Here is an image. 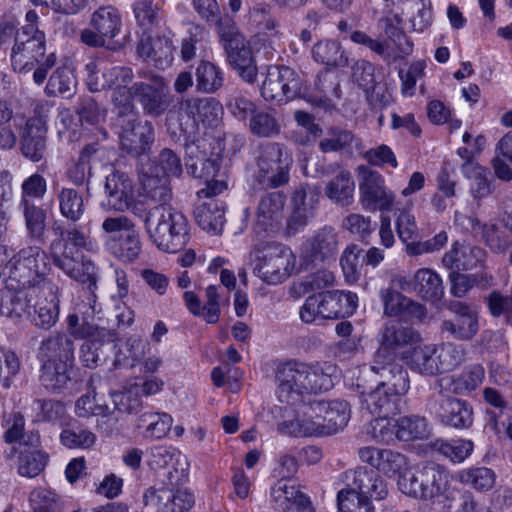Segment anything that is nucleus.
<instances>
[{"instance_id":"f257e3e1","label":"nucleus","mask_w":512,"mask_h":512,"mask_svg":"<svg viewBox=\"0 0 512 512\" xmlns=\"http://www.w3.org/2000/svg\"><path fill=\"white\" fill-rule=\"evenodd\" d=\"M74 350V341L65 332L52 333L40 342L39 381L47 391L60 393L68 387L75 366Z\"/></svg>"},{"instance_id":"f03ea898","label":"nucleus","mask_w":512,"mask_h":512,"mask_svg":"<svg viewBox=\"0 0 512 512\" xmlns=\"http://www.w3.org/2000/svg\"><path fill=\"white\" fill-rule=\"evenodd\" d=\"M331 368L330 365L325 368L296 361L280 364L275 376L280 401L293 405L304 393L328 391L333 387Z\"/></svg>"},{"instance_id":"7ed1b4c3","label":"nucleus","mask_w":512,"mask_h":512,"mask_svg":"<svg viewBox=\"0 0 512 512\" xmlns=\"http://www.w3.org/2000/svg\"><path fill=\"white\" fill-rule=\"evenodd\" d=\"M56 60L54 52L46 55L44 32L40 31L37 26H23L11 49L13 69L17 72H28L37 64L33 80L36 84L41 85L45 81L48 71L55 66Z\"/></svg>"},{"instance_id":"20e7f679","label":"nucleus","mask_w":512,"mask_h":512,"mask_svg":"<svg viewBox=\"0 0 512 512\" xmlns=\"http://www.w3.org/2000/svg\"><path fill=\"white\" fill-rule=\"evenodd\" d=\"M145 226L156 245L169 253L182 250L189 241L186 216L170 205H156L144 217Z\"/></svg>"},{"instance_id":"39448f33","label":"nucleus","mask_w":512,"mask_h":512,"mask_svg":"<svg viewBox=\"0 0 512 512\" xmlns=\"http://www.w3.org/2000/svg\"><path fill=\"white\" fill-rule=\"evenodd\" d=\"M292 158L285 146L267 142L259 146L256 167L250 176V187L254 191L275 189L289 182Z\"/></svg>"},{"instance_id":"423d86ee","label":"nucleus","mask_w":512,"mask_h":512,"mask_svg":"<svg viewBox=\"0 0 512 512\" xmlns=\"http://www.w3.org/2000/svg\"><path fill=\"white\" fill-rule=\"evenodd\" d=\"M361 383L356 384V390L359 393L362 408L369 413L378 415L372 422L373 437L380 442H389L393 439L392 432L389 430L391 420L389 417L400 411V397L385 387H380L376 383L374 388H368L365 385V379L359 378Z\"/></svg>"},{"instance_id":"0eeeda50","label":"nucleus","mask_w":512,"mask_h":512,"mask_svg":"<svg viewBox=\"0 0 512 512\" xmlns=\"http://www.w3.org/2000/svg\"><path fill=\"white\" fill-rule=\"evenodd\" d=\"M186 478L183 470H169L162 487H151L144 493V504L153 506L158 512H188L195 504V497L184 486Z\"/></svg>"},{"instance_id":"6e6552de","label":"nucleus","mask_w":512,"mask_h":512,"mask_svg":"<svg viewBox=\"0 0 512 512\" xmlns=\"http://www.w3.org/2000/svg\"><path fill=\"white\" fill-rule=\"evenodd\" d=\"M46 253L39 246H28L13 255L5 265L6 288H35L45 281Z\"/></svg>"},{"instance_id":"1a4fd4ad","label":"nucleus","mask_w":512,"mask_h":512,"mask_svg":"<svg viewBox=\"0 0 512 512\" xmlns=\"http://www.w3.org/2000/svg\"><path fill=\"white\" fill-rule=\"evenodd\" d=\"M448 484V472L434 462L418 465L413 471L405 472L398 480L402 493L416 499H433L444 493Z\"/></svg>"},{"instance_id":"9d476101","label":"nucleus","mask_w":512,"mask_h":512,"mask_svg":"<svg viewBox=\"0 0 512 512\" xmlns=\"http://www.w3.org/2000/svg\"><path fill=\"white\" fill-rule=\"evenodd\" d=\"M261 95L268 102L286 103L295 98L308 97V90L302 73L281 65L268 69Z\"/></svg>"},{"instance_id":"9b49d317","label":"nucleus","mask_w":512,"mask_h":512,"mask_svg":"<svg viewBox=\"0 0 512 512\" xmlns=\"http://www.w3.org/2000/svg\"><path fill=\"white\" fill-rule=\"evenodd\" d=\"M258 253L253 272L263 282L277 285L289 278L295 257L288 247L280 243H268Z\"/></svg>"},{"instance_id":"f8f14e48","label":"nucleus","mask_w":512,"mask_h":512,"mask_svg":"<svg viewBox=\"0 0 512 512\" xmlns=\"http://www.w3.org/2000/svg\"><path fill=\"white\" fill-rule=\"evenodd\" d=\"M439 391L427 400L426 409L442 425L455 429L469 428L473 423V409L462 399L442 393V384L437 381Z\"/></svg>"},{"instance_id":"ddd939ff","label":"nucleus","mask_w":512,"mask_h":512,"mask_svg":"<svg viewBox=\"0 0 512 512\" xmlns=\"http://www.w3.org/2000/svg\"><path fill=\"white\" fill-rule=\"evenodd\" d=\"M113 125L118 134L119 149L122 153L133 158L150 154L155 140L154 126L150 121H142L138 116L135 119L120 120Z\"/></svg>"},{"instance_id":"4468645a","label":"nucleus","mask_w":512,"mask_h":512,"mask_svg":"<svg viewBox=\"0 0 512 512\" xmlns=\"http://www.w3.org/2000/svg\"><path fill=\"white\" fill-rule=\"evenodd\" d=\"M419 340V334L410 326L397 319H390L381 328L378 334L379 348L374 358L379 363L395 360L397 351Z\"/></svg>"},{"instance_id":"2eb2a0df","label":"nucleus","mask_w":512,"mask_h":512,"mask_svg":"<svg viewBox=\"0 0 512 512\" xmlns=\"http://www.w3.org/2000/svg\"><path fill=\"white\" fill-rule=\"evenodd\" d=\"M133 92L143 113L153 118L162 116L171 104L168 85L159 75L152 74L147 81L135 82Z\"/></svg>"},{"instance_id":"dca6fc26","label":"nucleus","mask_w":512,"mask_h":512,"mask_svg":"<svg viewBox=\"0 0 512 512\" xmlns=\"http://www.w3.org/2000/svg\"><path fill=\"white\" fill-rule=\"evenodd\" d=\"M447 308L452 317L442 321V334L459 341L472 340L479 331L476 308L461 301H451Z\"/></svg>"},{"instance_id":"f3484780","label":"nucleus","mask_w":512,"mask_h":512,"mask_svg":"<svg viewBox=\"0 0 512 512\" xmlns=\"http://www.w3.org/2000/svg\"><path fill=\"white\" fill-rule=\"evenodd\" d=\"M53 264L61 269L68 277L86 287L93 296L97 288L98 274L93 261L72 250L52 253Z\"/></svg>"},{"instance_id":"a211bd4d","label":"nucleus","mask_w":512,"mask_h":512,"mask_svg":"<svg viewBox=\"0 0 512 512\" xmlns=\"http://www.w3.org/2000/svg\"><path fill=\"white\" fill-rule=\"evenodd\" d=\"M361 181L359 183L360 199L365 208L370 210L389 211L394 203V194L384 185L382 176L367 167H359Z\"/></svg>"},{"instance_id":"6ab92c4d","label":"nucleus","mask_w":512,"mask_h":512,"mask_svg":"<svg viewBox=\"0 0 512 512\" xmlns=\"http://www.w3.org/2000/svg\"><path fill=\"white\" fill-rule=\"evenodd\" d=\"M285 202L286 195L280 191L266 193L260 198L254 224V231L258 236L264 237L277 231Z\"/></svg>"},{"instance_id":"aec40b11","label":"nucleus","mask_w":512,"mask_h":512,"mask_svg":"<svg viewBox=\"0 0 512 512\" xmlns=\"http://www.w3.org/2000/svg\"><path fill=\"white\" fill-rule=\"evenodd\" d=\"M319 195L309 186L298 187L291 199L292 212L287 220L286 234L293 236L302 230L315 215Z\"/></svg>"},{"instance_id":"412c9836","label":"nucleus","mask_w":512,"mask_h":512,"mask_svg":"<svg viewBox=\"0 0 512 512\" xmlns=\"http://www.w3.org/2000/svg\"><path fill=\"white\" fill-rule=\"evenodd\" d=\"M339 290L323 291L310 295L300 309V317L305 323L320 319L343 317Z\"/></svg>"},{"instance_id":"4be33fe9","label":"nucleus","mask_w":512,"mask_h":512,"mask_svg":"<svg viewBox=\"0 0 512 512\" xmlns=\"http://www.w3.org/2000/svg\"><path fill=\"white\" fill-rule=\"evenodd\" d=\"M14 125L22 128L19 139L22 155L33 162L42 160L47 150V127L44 122L40 118L32 117L25 121L24 126L22 122L16 123V120Z\"/></svg>"},{"instance_id":"5701e85b","label":"nucleus","mask_w":512,"mask_h":512,"mask_svg":"<svg viewBox=\"0 0 512 512\" xmlns=\"http://www.w3.org/2000/svg\"><path fill=\"white\" fill-rule=\"evenodd\" d=\"M106 202L104 207L123 212L130 208L134 200V186L131 177L120 170H113L106 177Z\"/></svg>"},{"instance_id":"b1692460","label":"nucleus","mask_w":512,"mask_h":512,"mask_svg":"<svg viewBox=\"0 0 512 512\" xmlns=\"http://www.w3.org/2000/svg\"><path fill=\"white\" fill-rule=\"evenodd\" d=\"M227 63L239 77L249 84L257 80L258 67L249 42L243 38L224 47Z\"/></svg>"},{"instance_id":"393cba45","label":"nucleus","mask_w":512,"mask_h":512,"mask_svg":"<svg viewBox=\"0 0 512 512\" xmlns=\"http://www.w3.org/2000/svg\"><path fill=\"white\" fill-rule=\"evenodd\" d=\"M35 298V288H7L0 292V315L12 320L30 316L31 309L35 307Z\"/></svg>"},{"instance_id":"a878e982","label":"nucleus","mask_w":512,"mask_h":512,"mask_svg":"<svg viewBox=\"0 0 512 512\" xmlns=\"http://www.w3.org/2000/svg\"><path fill=\"white\" fill-rule=\"evenodd\" d=\"M350 474L352 479L348 486L353 487L370 503L373 504V502L382 501L388 497V484L377 471L367 467H358Z\"/></svg>"},{"instance_id":"bb28decb","label":"nucleus","mask_w":512,"mask_h":512,"mask_svg":"<svg viewBox=\"0 0 512 512\" xmlns=\"http://www.w3.org/2000/svg\"><path fill=\"white\" fill-rule=\"evenodd\" d=\"M371 370L379 376L380 387H385L397 396L405 395L410 388V380L407 369L395 360L379 363L374 358Z\"/></svg>"},{"instance_id":"cd10ccee","label":"nucleus","mask_w":512,"mask_h":512,"mask_svg":"<svg viewBox=\"0 0 512 512\" xmlns=\"http://www.w3.org/2000/svg\"><path fill=\"white\" fill-rule=\"evenodd\" d=\"M485 256L486 252L481 247L455 242L444 254L442 263L451 271L471 270L478 265L483 267Z\"/></svg>"},{"instance_id":"c85d7f7f","label":"nucleus","mask_w":512,"mask_h":512,"mask_svg":"<svg viewBox=\"0 0 512 512\" xmlns=\"http://www.w3.org/2000/svg\"><path fill=\"white\" fill-rule=\"evenodd\" d=\"M358 455L362 462L376 468L375 471L378 473L382 472L388 476L400 472L406 465L404 455L389 449L363 447L359 449Z\"/></svg>"},{"instance_id":"c756f323","label":"nucleus","mask_w":512,"mask_h":512,"mask_svg":"<svg viewBox=\"0 0 512 512\" xmlns=\"http://www.w3.org/2000/svg\"><path fill=\"white\" fill-rule=\"evenodd\" d=\"M313 411L322 414V422L328 436L342 430L350 419L349 404L346 401L313 400Z\"/></svg>"},{"instance_id":"7c9ffc66","label":"nucleus","mask_w":512,"mask_h":512,"mask_svg":"<svg viewBox=\"0 0 512 512\" xmlns=\"http://www.w3.org/2000/svg\"><path fill=\"white\" fill-rule=\"evenodd\" d=\"M321 416L322 414L313 411V401H311L302 419L279 423L278 430L295 437L328 436Z\"/></svg>"},{"instance_id":"2f4dec72","label":"nucleus","mask_w":512,"mask_h":512,"mask_svg":"<svg viewBox=\"0 0 512 512\" xmlns=\"http://www.w3.org/2000/svg\"><path fill=\"white\" fill-rule=\"evenodd\" d=\"M52 231L56 238L50 243L51 256L52 253H59L60 249L73 251V248L79 249L87 246L88 236L78 225L54 222Z\"/></svg>"},{"instance_id":"473e14b6","label":"nucleus","mask_w":512,"mask_h":512,"mask_svg":"<svg viewBox=\"0 0 512 512\" xmlns=\"http://www.w3.org/2000/svg\"><path fill=\"white\" fill-rule=\"evenodd\" d=\"M16 453L19 454L18 473L23 477L33 478L39 475L49 459L48 454L39 449V446L13 447L5 457L11 460Z\"/></svg>"},{"instance_id":"72a5a7b5","label":"nucleus","mask_w":512,"mask_h":512,"mask_svg":"<svg viewBox=\"0 0 512 512\" xmlns=\"http://www.w3.org/2000/svg\"><path fill=\"white\" fill-rule=\"evenodd\" d=\"M202 142L203 141L199 139H193L191 141L186 140V154L190 160L195 158V161L191 163L187 162L186 166L188 172L191 173L193 177L208 181V179H212L216 175L219 166L215 160L206 158L205 152H200L201 156L198 155L200 148L203 146Z\"/></svg>"},{"instance_id":"f704fd0d","label":"nucleus","mask_w":512,"mask_h":512,"mask_svg":"<svg viewBox=\"0 0 512 512\" xmlns=\"http://www.w3.org/2000/svg\"><path fill=\"white\" fill-rule=\"evenodd\" d=\"M380 298L384 306V314L388 317L401 316L406 312L416 317H422L424 314L423 307L420 304L412 301L394 289H381Z\"/></svg>"},{"instance_id":"c9c22d12","label":"nucleus","mask_w":512,"mask_h":512,"mask_svg":"<svg viewBox=\"0 0 512 512\" xmlns=\"http://www.w3.org/2000/svg\"><path fill=\"white\" fill-rule=\"evenodd\" d=\"M106 246L117 259L126 263L138 259L142 250L140 236L136 229L126 234H120L118 238L116 236L111 237L106 242Z\"/></svg>"},{"instance_id":"e433bc0d","label":"nucleus","mask_w":512,"mask_h":512,"mask_svg":"<svg viewBox=\"0 0 512 512\" xmlns=\"http://www.w3.org/2000/svg\"><path fill=\"white\" fill-rule=\"evenodd\" d=\"M90 26L112 42L120 33L122 17L113 6H101L91 16Z\"/></svg>"},{"instance_id":"4c0bfd02","label":"nucleus","mask_w":512,"mask_h":512,"mask_svg":"<svg viewBox=\"0 0 512 512\" xmlns=\"http://www.w3.org/2000/svg\"><path fill=\"white\" fill-rule=\"evenodd\" d=\"M359 139L352 131L339 126H331L327 129L326 135L319 142V149L323 153L347 152L352 153L358 147Z\"/></svg>"},{"instance_id":"58836bf2","label":"nucleus","mask_w":512,"mask_h":512,"mask_svg":"<svg viewBox=\"0 0 512 512\" xmlns=\"http://www.w3.org/2000/svg\"><path fill=\"white\" fill-rule=\"evenodd\" d=\"M77 80L73 69L63 64L56 68L48 79L45 92L48 96L72 98L76 93Z\"/></svg>"},{"instance_id":"ea45409f","label":"nucleus","mask_w":512,"mask_h":512,"mask_svg":"<svg viewBox=\"0 0 512 512\" xmlns=\"http://www.w3.org/2000/svg\"><path fill=\"white\" fill-rule=\"evenodd\" d=\"M194 218L200 228L214 235L221 234L226 221L224 207L215 201L197 206Z\"/></svg>"},{"instance_id":"a19ab883","label":"nucleus","mask_w":512,"mask_h":512,"mask_svg":"<svg viewBox=\"0 0 512 512\" xmlns=\"http://www.w3.org/2000/svg\"><path fill=\"white\" fill-rule=\"evenodd\" d=\"M389 430L399 440L410 441L428 437L430 430L427 421L420 416H404L398 420H391Z\"/></svg>"},{"instance_id":"79ce46f5","label":"nucleus","mask_w":512,"mask_h":512,"mask_svg":"<svg viewBox=\"0 0 512 512\" xmlns=\"http://www.w3.org/2000/svg\"><path fill=\"white\" fill-rule=\"evenodd\" d=\"M315 62L331 66L345 67L348 65V57L336 40L323 39L314 44L311 50Z\"/></svg>"},{"instance_id":"37998d69","label":"nucleus","mask_w":512,"mask_h":512,"mask_svg":"<svg viewBox=\"0 0 512 512\" xmlns=\"http://www.w3.org/2000/svg\"><path fill=\"white\" fill-rule=\"evenodd\" d=\"M20 209L25 220L28 236L32 240L42 242L46 230V211L25 197L21 199Z\"/></svg>"},{"instance_id":"c03bdc74","label":"nucleus","mask_w":512,"mask_h":512,"mask_svg":"<svg viewBox=\"0 0 512 512\" xmlns=\"http://www.w3.org/2000/svg\"><path fill=\"white\" fill-rule=\"evenodd\" d=\"M141 184L144 196L158 205H168L172 198L169 179L154 172H146L142 175Z\"/></svg>"},{"instance_id":"a18cd8bd","label":"nucleus","mask_w":512,"mask_h":512,"mask_svg":"<svg viewBox=\"0 0 512 512\" xmlns=\"http://www.w3.org/2000/svg\"><path fill=\"white\" fill-rule=\"evenodd\" d=\"M355 183L349 171H340L326 185L325 194L333 202L347 206L352 202Z\"/></svg>"},{"instance_id":"49530a36","label":"nucleus","mask_w":512,"mask_h":512,"mask_svg":"<svg viewBox=\"0 0 512 512\" xmlns=\"http://www.w3.org/2000/svg\"><path fill=\"white\" fill-rule=\"evenodd\" d=\"M196 89L199 92L212 94L218 91L224 83L222 70L214 63L202 60L196 67Z\"/></svg>"},{"instance_id":"de8ad7c7","label":"nucleus","mask_w":512,"mask_h":512,"mask_svg":"<svg viewBox=\"0 0 512 512\" xmlns=\"http://www.w3.org/2000/svg\"><path fill=\"white\" fill-rule=\"evenodd\" d=\"M414 290L425 300L437 301L443 293L442 280L434 271L423 268L414 275Z\"/></svg>"},{"instance_id":"09e8293b","label":"nucleus","mask_w":512,"mask_h":512,"mask_svg":"<svg viewBox=\"0 0 512 512\" xmlns=\"http://www.w3.org/2000/svg\"><path fill=\"white\" fill-rule=\"evenodd\" d=\"M4 441L8 444L18 443V448L40 446L38 431H25V419L21 413L13 415L12 424L4 433Z\"/></svg>"},{"instance_id":"8fccbe9b","label":"nucleus","mask_w":512,"mask_h":512,"mask_svg":"<svg viewBox=\"0 0 512 512\" xmlns=\"http://www.w3.org/2000/svg\"><path fill=\"white\" fill-rule=\"evenodd\" d=\"M133 85L131 87H117L112 93V104L115 113L113 124L120 120L132 119L140 116L134 103Z\"/></svg>"},{"instance_id":"3c124183","label":"nucleus","mask_w":512,"mask_h":512,"mask_svg":"<svg viewBox=\"0 0 512 512\" xmlns=\"http://www.w3.org/2000/svg\"><path fill=\"white\" fill-rule=\"evenodd\" d=\"M482 237L495 252H505L512 245V227L502 224L482 225Z\"/></svg>"},{"instance_id":"603ef678","label":"nucleus","mask_w":512,"mask_h":512,"mask_svg":"<svg viewBox=\"0 0 512 512\" xmlns=\"http://www.w3.org/2000/svg\"><path fill=\"white\" fill-rule=\"evenodd\" d=\"M438 348L425 346L413 353L412 368L423 375H436L443 373L441 362L438 361Z\"/></svg>"},{"instance_id":"864d4df0","label":"nucleus","mask_w":512,"mask_h":512,"mask_svg":"<svg viewBox=\"0 0 512 512\" xmlns=\"http://www.w3.org/2000/svg\"><path fill=\"white\" fill-rule=\"evenodd\" d=\"M57 198L62 216L72 222L78 221L83 216L84 199L78 191L73 188H62Z\"/></svg>"},{"instance_id":"5fc2aeb1","label":"nucleus","mask_w":512,"mask_h":512,"mask_svg":"<svg viewBox=\"0 0 512 512\" xmlns=\"http://www.w3.org/2000/svg\"><path fill=\"white\" fill-rule=\"evenodd\" d=\"M458 479L461 483L473 487L475 490L484 492L490 490L495 483V473L487 467H472L462 470Z\"/></svg>"},{"instance_id":"6e6d98bb","label":"nucleus","mask_w":512,"mask_h":512,"mask_svg":"<svg viewBox=\"0 0 512 512\" xmlns=\"http://www.w3.org/2000/svg\"><path fill=\"white\" fill-rule=\"evenodd\" d=\"M337 236L331 228H324L314 237L312 243V257L314 261H325L337 253Z\"/></svg>"},{"instance_id":"4d7b16f0","label":"nucleus","mask_w":512,"mask_h":512,"mask_svg":"<svg viewBox=\"0 0 512 512\" xmlns=\"http://www.w3.org/2000/svg\"><path fill=\"white\" fill-rule=\"evenodd\" d=\"M249 129L258 137H273L280 133V124L272 112L257 109L249 120Z\"/></svg>"},{"instance_id":"13d9d810","label":"nucleus","mask_w":512,"mask_h":512,"mask_svg":"<svg viewBox=\"0 0 512 512\" xmlns=\"http://www.w3.org/2000/svg\"><path fill=\"white\" fill-rule=\"evenodd\" d=\"M337 505L340 512H374L375 510L374 505L351 486L338 492Z\"/></svg>"},{"instance_id":"bf43d9fd","label":"nucleus","mask_w":512,"mask_h":512,"mask_svg":"<svg viewBox=\"0 0 512 512\" xmlns=\"http://www.w3.org/2000/svg\"><path fill=\"white\" fill-rule=\"evenodd\" d=\"M314 87L319 93L316 96L319 105L328 106L333 97L340 98L341 96L339 79L336 75L329 72L318 74Z\"/></svg>"},{"instance_id":"052dcab7","label":"nucleus","mask_w":512,"mask_h":512,"mask_svg":"<svg viewBox=\"0 0 512 512\" xmlns=\"http://www.w3.org/2000/svg\"><path fill=\"white\" fill-rule=\"evenodd\" d=\"M433 447L452 462H462L470 455L474 445L472 441L465 439L453 440L451 442L437 440Z\"/></svg>"},{"instance_id":"680f3d73","label":"nucleus","mask_w":512,"mask_h":512,"mask_svg":"<svg viewBox=\"0 0 512 512\" xmlns=\"http://www.w3.org/2000/svg\"><path fill=\"white\" fill-rule=\"evenodd\" d=\"M33 324L43 330H50L59 318V300L54 297L50 301H43L35 305Z\"/></svg>"},{"instance_id":"e2e57ef3","label":"nucleus","mask_w":512,"mask_h":512,"mask_svg":"<svg viewBox=\"0 0 512 512\" xmlns=\"http://www.w3.org/2000/svg\"><path fill=\"white\" fill-rule=\"evenodd\" d=\"M0 386L9 389L13 378L21 369V362L17 354L9 349H0Z\"/></svg>"},{"instance_id":"0e129e2a","label":"nucleus","mask_w":512,"mask_h":512,"mask_svg":"<svg viewBox=\"0 0 512 512\" xmlns=\"http://www.w3.org/2000/svg\"><path fill=\"white\" fill-rule=\"evenodd\" d=\"M154 174H160L169 179V176H180L182 164L180 157L171 149L164 148L155 160V167L150 169Z\"/></svg>"},{"instance_id":"69168bd1","label":"nucleus","mask_w":512,"mask_h":512,"mask_svg":"<svg viewBox=\"0 0 512 512\" xmlns=\"http://www.w3.org/2000/svg\"><path fill=\"white\" fill-rule=\"evenodd\" d=\"M209 22L214 23L216 26L217 35L223 48L245 38L234 19L227 14L224 16L218 14L215 20H210Z\"/></svg>"},{"instance_id":"338daca9","label":"nucleus","mask_w":512,"mask_h":512,"mask_svg":"<svg viewBox=\"0 0 512 512\" xmlns=\"http://www.w3.org/2000/svg\"><path fill=\"white\" fill-rule=\"evenodd\" d=\"M439 359L443 372L458 367L466 359V350L463 345L448 342L438 348Z\"/></svg>"},{"instance_id":"774afa93","label":"nucleus","mask_w":512,"mask_h":512,"mask_svg":"<svg viewBox=\"0 0 512 512\" xmlns=\"http://www.w3.org/2000/svg\"><path fill=\"white\" fill-rule=\"evenodd\" d=\"M133 12L136 22L145 30L159 23V8L151 0H137L133 4Z\"/></svg>"}]
</instances>
